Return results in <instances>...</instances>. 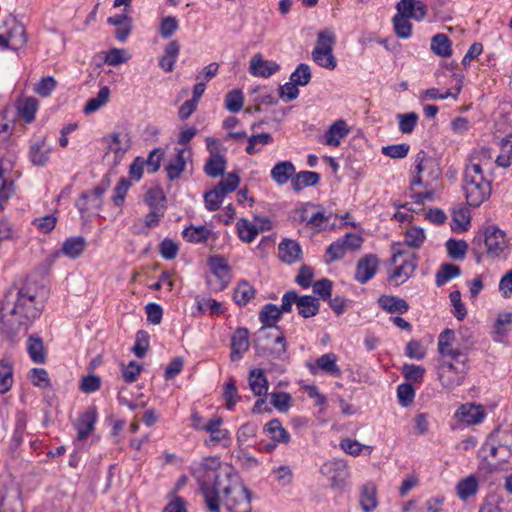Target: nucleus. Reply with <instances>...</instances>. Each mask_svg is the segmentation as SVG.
Returning a JSON list of instances; mask_svg holds the SVG:
<instances>
[{"instance_id": "864d4df0", "label": "nucleus", "mask_w": 512, "mask_h": 512, "mask_svg": "<svg viewBox=\"0 0 512 512\" xmlns=\"http://www.w3.org/2000/svg\"><path fill=\"white\" fill-rule=\"evenodd\" d=\"M401 371L410 383H421L426 372L424 367L414 364H404Z\"/></svg>"}, {"instance_id": "0e129e2a", "label": "nucleus", "mask_w": 512, "mask_h": 512, "mask_svg": "<svg viewBox=\"0 0 512 512\" xmlns=\"http://www.w3.org/2000/svg\"><path fill=\"white\" fill-rule=\"evenodd\" d=\"M239 183L240 178L236 173H228L215 187L226 197V195L237 189Z\"/></svg>"}, {"instance_id": "c03bdc74", "label": "nucleus", "mask_w": 512, "mask_h": 512, "mask_svg": "<svg viewBox=\"0 0 512 512\" xmlns=\"http://www.w3.org/2000/svg\"><path fill=\"white\" fill-rule=\"evenodd\" d=\"M470 225V216L466 208L460 207L452 211V225L453 231L463 232L468 229Z\"/></svg>"}, {"instance_id": "69168bd1", "label": "nucleus", "mask_w": 512, "mask_h": 512, "mask_svg": "<svg viewBox=\"0 0 512 512\" xmlns=\"http://www.w3.org/2000/svg\"><path fill=\"white\" fill-rule=\"evenodd\" d=\"M148 348L149 335L146 331L139 330L136 334V341L134 346L132 347V351L137 357L143 358L146 355Z\"/></svg>"}, {"instance_id": "aec40b11", "label": "nucleus", "mask_w": 512, "mask_h": 512, "mask_svg": "<svg viewBox=\"0 0 512 512\" xmlns=\"http://www.w3.org/2000/svg\"><path fill=\"white\" fill-rule=\"evenodd\" d=\"M493 157L489 148H481L475 152L471 159L470 164L466 166L465 170H479V173L484 174V171H490L492 173Z\"/></svg>"}, {"instance_id": "4be33fe9", "label": "nucleus", "mask_w": 512, "mask_h": 512, "mask_svg": "<svg viewBox=\"0 0 512 512\" xmlns=\"http://www.w3.org/2000/svg\"><path fill=\"white\" fill-rule=\"evenodd\" d=\"M348 133L349 128L346 122L344 120H337L325 133L323 143L328 146L337 147Z\"/></svg>"}, {"instance_id": "ea45409f", "label": "nucleus", "mask_w": 512, "mask_h": 512, "mask_svg": "<svg viewBox=\"0 0 512 512\" xmlns=\"http://www.w3.org/2000/svg\"><path fill=\"white\" fill-rule=\"evenodd\" d=\"M13 384V364L4 358L0 360V393L8 392Z\"/></svg>"}, {"instance_id": "7ed1b4c3", "label": "nucleus", "mask_w": 512, "mask_h": 512, "mask_svg": "<svg viewBox=\"0 0 512 512\" xmlns=\"http://www.w3.org/2000/svg\"><path fill=\"white\" fill-rule=\"evenodd\" d=\"M454 340L455 333L451 329H445L438 338V379L442 387L448 391L461 386L470 369L467 352L454 348Z\"/></svg>"}, {"instance_id": "e433bc0d", "label": "nucleus", "mask_w": 512, "mask_h": 512, "mask_svg": "<svg viewBox=\"0 0 512 512\" xmlns=\"http://www.w3.org/2000/svg\"><path fill=\"white\" fill-rule=\"evenodd\" d=\"M50 151V146L46 143L45 139H42L31 145L29 152L30 159L35 165L44 166L49 159Z\"/></svg>"}, {"instance_id": "473e14b6", "label": "nucleus", "mask_w": 512, "mask_h": 512, "mask_svg": "<svg viewBox=\"0 0 512 512\" xmlns=\"http://www.w3.org/2000/svg\"><path fill=\"white\" fill-rule=\"evenodd\" d=\"M264 432L275 442L287 444L290 435L278 419H272L264 426Z\"/></svg>"}, {"instance_id": "9b49d317", "label": "nucleus", "mask_w": 512, "mask_h": 512, "mask_svg": "<svg viewBox=\"0 0 512 512\" xmlns=\"http://www.w3.org/2000/svg\"><path fill=\"white\" fill-rule=\"evenodd\" d=\"M211 275L207 277V284L213 291L224 290L231 281V273L228 263L221 256H213L208 259Z\"/></svg>"}, {"instance_id": "bb28decb", "label": "nucleus", "mask_w": 512, "mask_h": 512, "mask_svg": "<svg viewBox=\"0 0 512 512\" xmlns=\"http://www.w3.org/2000/svg\"><path fill=\"white\" fill-rule=\"evenodd\" d=\"M86 245L87 242L83 236L70 237L63 242L61 252L71 259H76L82 255Z\"/></svg>"}, {"instance_id": "0eeeda50", "label": "nucleus", "mask_w": 512, "mask_h": 512, "mask_svg": "<svg viewBox=\"0 0 512 512\" xmlns=\"http://www.w3.org/2000/svg\"><path fill=\"white\" fill-rule=\"evenodd\" d=\"M474 241L484 242L485 254L490 259H506L510 253L509 240L505 232L497 226L487 227L483 236Z\"/></svg>"}, {"instance_id": "3c124183", "label": "nucleus", "mask_w": 512, "mask_h": 512, "mask_svg": "<svg viewBox=\"0 0 512 512\" xmlns=\"http://www.w3.org/2000/svg\"><path fill=\"white\" fill-rule=\"evenodd\" d=\"M38 109V100L33 97L24 99L18 105L19 114L25 119L26 122L30 123L35 118V113Z\"/></svg>"}, {"instance_id": "f3484780", "label": "nucleus", "mask_w": 512, "mask_h": 512, "mask_svg": "<svg viewBox=\"0 0 512 512\" xmlns=\"http://www.w3.org/2000/svg\"><path fill=\"white\" fill-rule=\"evenodd\" d=\"M279 69L276 62L264 59L260 53L253 55L249 62V73L255 77L268 78Z\"/></svg>"}, {"instance_id": "2eb2a0df", "label": "nucleus", "mask_w": 512, "mask_h": 512, "mask_svg": "<svg viewBox=\"0 0 512 512\" xmlns=\"http://www.w3.org/2000/svg\"><path fill=\"white\" fill-rule=\"evenodd\" d=\"M379 267V259L374 254H367L361 257L355 269V280L360 284H365L371 280Z\"/></svg>"}, {"instance_id": "6ab92c4d", "label": "nucleus", "mask_w": 512, "mask_h": 512, "mask_svg": "<svg viewBox=\"0 0 512 512\" xmlns=\"http://www.w3.org/2000/svg\"><path fill=\"white\" fill-rule=\"evenodd\" d=\"M8 39V47L11 50L17 51L27 44V34L25 27L15 19L11 20L8 31L5 33Z\"/></svg>"}, {"instance_id": "423d86ee", "label": "nucleus", "mask_w": 512, "mask_h": 512, "mask_svg": "<svg viewBox=\"0 0 512 512\" xmlns=\"http://www.w3.org/2000/svg\"><path fill=\"white\" fill-rule=\"evenodd\" d=\"M464 192L467 203L472 207H479L491 195V180L487 179L479 170H465Z\"/></svg>"}, {"instance_id": "680f3d73", "label": "nucleus", "mask_w": 512, "mask_h": 512, "mask_svg": "<svg viewBox=\"0 0 512 512\" xmlns=\"http://www.w3.org/2000/svg\"><path fill=\"white\" fill-rule=\"evenodd\" d=\"M340 447L348 454L352 456H359L363 450H366L370 454L373 450L372 446H366L359 443L356 440L343 439L340 443Z\"/></svg>"}, {"instance_id": "6e6d98bb", "label": "nucleus", "mask_w": 512, "mask_h": 512, "mask_svg": "<svg viewBox=\"0 0 512 512\" xmlns=\"http://www.w3.org/2000/svg\"><path fill=\"white\" fill-rule=\"evenodd\" d=\"M446 249L453 259H464L468 245L464 240L450 239L446 242Z\"/></svg>"}, {"instance_id": "ddd939ff", "label": "nucleus", "mask_w": 512, "mask_h": 512, "mask_svg": "<svg viewBox=\"0 0 512 512\" xmlns=\"http://www.w3.org/2000/svg\"><path fill=\"white\" fill-rule=\"evenodd\" d=\"M223 419L220 416L212 417L206 423L205 432L209 433L210 436L204 441V444L208 447L222 443L224 446H229L231 442V435L227 429L221 428Z\"/></svg>"}, {"instance_id": "37998d69", "label": "nucleus", "mask_w": 512, "mask_h": 512, "mask_svg": "<svg viewBox=\"0 0 512 512\" xmlns=\"http://www.w3.org/2000/svg\"><path fill=\"white\" fill-rule=\"evenodd\" d=\"M461 274V269L459 266L451 264V263H444L440 266L438 272L436 273V284L438 286H442L451 279H454Z\"/></svg>"}, {"instance_id": "58836bf2", "label": "nucleus", "mask_w": 512, "mask_h": 512, "mask_svg": "<svg viewBox=\"0 0 512 512\" xmlns=\"http://www.w3.org/2000/svg\"><path fill=\"white\" fill-rule=\"evenodd\" d=\"M188 153L185 149L177 150L176 156L166 166L167 177L170 180H175L180 177L181 173L186 167L185 154Z\"/></svg>"}, {"instance_id": "c756f323", "label": "nucleus", "mask_w": 512, "mask_h": 512, "mask_svg": "<svg viewBox=\"0 0 512 512\" xmlns=\"http://www.w3.org/2000/svg\"><path fill=\"white\" fill-rule=\"evenodd\" d=\"M379 306L388 313L403 314L408 311V303L399 297L383 295L378 299Z\"/></svg>"}, {"instance_id": "4c0bfd02", "label": "nucleus", "mask_w": 512, "mask_h": 512, "mask_svg": "<svg viewBox=\"0 0 512 512\" xmlns=\"http://www.w3.org/2000/svg\"><path fill=\"white\" fill-rule=\"evenodd\" d=\"M211 230L204 225L189 226L184 229L183 237L191 243L201 244L205 243L211 235Z\"/></svg>"}, {"instance_id": "4468645a", "label": "nucleus", "mask_w": 512, "mask_h": 512, "mask_svg": "<svg viewBox=\"0 0 512 512\" xmlns=\"http://www.w3.org/2000/svg\"><path fill=\"white\" fill-rule=\"evenodd\" d=\"M257 222H260V225L257 226L251 223L249 220L245 218H240L236 224L237 232L239 238L246 243H251L260 231L269 230L271 228L270 221L268 219H260L259 217H255Z\"/></svg>"}, {"instance_id": "a18cd8bd", "label": "nucleus", "mask_w": 512, "mask_h": 512, "mask_svg": "<svg viewBox=\"0 0 512 512\" xmlns=\"http://www.w3.org/2000/svg\"><path fill=\"white\" fill-rule=\"evenodd\" d=\"M281 316V310L273 304L265 305L259 313V319L264 325L262 328L276 327L275 323Z\"/></svg>"}, {"instance_id": "8fccbe9b", "label": "nucleus", "mask_w": 512, "mask_h": 512, "mask_svg": "<svg viewBox=\"0 0 512 512\" xmlns=\"http://www.w3.org/2000/svg\"><path fill=\"white\" fill-rule=\"evenodd\" d=\"M512 159V136L502 139L501 152L496 157V164L500 167L507 168L511 165Z\"/></svg>"}, {"instance_id": "20e7f679", "label": "nucleus", "mask_w": 512, "mask_h": 512, "mask_svg": "<svg viewBox=\"0 0 512 512\" xmlns=\"http://www.w3.org/2000/svg\"><path fill=\"white\" fill-rule=\"evenodd\" d=\"M13 126L4 118L0 119V211L4 209V204L14 194V181L12 170L14 167V151L10 137Z\"/></svg>"}, {"instance_id": "cd10ccee", "label": "nucleus", "mask_w": 512, "mask_h": 512, "mask_svg": "<svg viewBox=\"0 0 512 512\" xmlns=\"http://www.w3.org/2000/svg\"><path fill=\"white\" fill-rule=\"evenodd\" d=\"M359 503L365 512H372L376 509L378 506L377 489L373 483H367L361 487Z\"/></svg>"}, {"instance_id": "052dcab7", "label": "nucleus", "mask_w": 512, "mask_h": 512, "mask_svg": "<svg viewBox=\"0 0 512 512\" xmlns=\"http://www.w3.org/2000/svg\"><path fill=\"white\" fill-rule=\"evenodd\" d=\"M224 195L216 187L204 194L205 207L208 211H216L220 208Z\"/></svg>"}, {"instance_id": "de8ad7c7", "label": "nucleus", "mask_w": 512, "mask_h": 512, "mask_svg": "<svg viewBox=\"0 0 512 512\" xmlns=\"http://www.w3.org/2000/svg\"><path fill=\"white\" fill-rule=\"evenodd\" d=\"M437 190V183L425 182L424 191H414L411 193V197L414 199L415 203L424 204L425 202H431L435 199Z\"/></svg>"}, {"instance_id": "c9c22d12", "label": "nucleus", "mask_w": 512, "mask_h": 512, "mask_svg": "<svg viewBox=\"0 0 512 512\" xmlns=\"http://www.w3.org/2000/svg\"><path fill=\"white\" fill-rule=\"evenodd\" d=\"M249 385L256 396H265L268 391V381L262 369H254L249 375Z\"/></svg>"}, {"instance_id": "5fc2aeb1", "label": "nucleus", "mask_w": 512, "mask_h": 512, "mask_svg": "<svg viewBox=\"0 0 512 512\" xmlns=\"http://www.w3.org/2000/svg\"><path fill=\"white\" fill-rule=\"evenodd\" d=\"M255 290L247 282H240L234 292V300L239 305H246L254 296Z\"/></svg>"}, {"instance_id": "f8f14e48", "label": "nucleus", "mask_w": 512, "mask_h": 512, "mask_svg": "<svg viewBox=\"0 0 512 512\" xmlns=\"http://www.w3.org/2000/svg\"><path fill=\"white\" fill-rule=\"evenodd\" d=\"M107 144L104 158L110 163L111 167H117L131 147L130 139L127 134L112 133L107 138Z\"/></svg>"}, {"instance_id": "7c9ffc66", "label": "nucleus", "mask_w": 512, "mask_h": 512, "mask_svg": "<svg viewBox=\"0 0 512 512\" xmlns=\"http://www.w3.org/2000/svg\"><path fill=\"white\" fill-rule=\"evenodd\" d=\"M179 51L180 45L177 40L169 42L164 48V55L159 60V66L166 72L173 71Z\"/></svg>"}, {"instance_id": "39448f33", "label": "nucleus", "mask_w": 512, "mask_h": 512, "mask_svg": "<svg viewBox=\"0 0 512 512\" xmlns=\"http://www.w3.org/2000/svg\"><path fill=\"white\" fill-rule=\"evenodd\" d=\"M332 216V211L311 202L299 204L290 213V219L293 223H305L309 230L316 233L324 231L329 227Z\"/></svg>"}, {"instance_id": "a19ab883", "label": "nucleus", "mask_w": 512, "mask_h": 512, "mask_svg": "<svg viewBox=\"0 0 512 512\" xmlns=\"http://www.w3.org/2000/svg\"><path fill=\"white\" fill-rule=\"evenodd\" d=\"M110 89L107 86L100 88L97 95L89 99L84 107V113L91 114L106 105L109 101Z\"/></svg>"}, {"instance_id": "b1692460", "label": "nucleus", "mask_w": 512, "mask_h": 512, "mask_svg": "<svg viewBox=\"0 0 512 512\" xmlns=\"http://www.w3.org/2000/svg\"><path fill=\"white\" fill-rule=\"evenodd\" d=\"M249 348L248 331L244 328H239L235 331L231 339V359L237 361L242 357V354Z\"/></svg>"}, {"instance_id": "c85d7f7f", "label": "nucleus", "mask_w": 512, "mask_h": 512, "mask_svg": "<svg viewBox=\"0 0 512 512\" xmlns=\"http://www.w3.org/2000/svg\"><path fill=\"white\" fill-rule=\"evenodd\" d=\"M320 180V175L314 171H301L294 174L291 186L294 191H301L305 187L315 186Z\"/></svg>"}, {"instance_id": "dca6fc26", "label": "nucleus", "mask_w": 512, "mask_h": 512, "mask_svg": "<svg viewBox=\"0 0 512 512\" xmlns=\"http://www.w3.org/2000/svg\"><path fill=\"white\" fill-rule=\"evenodd\" d=\"M485 415L484 407L475 403L462 404L455 412V418L466 425L481 423Z\"/></svg>"}, {"instance_id": "f704fd0d", "label": "nucleus", "mask_w": 512, "mask_h": 512, "mask_svg": "<svg viewBox=\"0 0 512 512\" xmlns=\"http://www.w3.org/2000/svg\"><path fill=\"white\" fill-rule=\"evenodd\" d=\"M319 301L317 298L309 295L299 296L297 310L303 318H310L319 312Z\"/></svg>"}, {"instance_id": "a211bd4d", "label": "nucleus", "mask_w": 512, "mask_h": 512, "mask_svg": "<svg viewBox=\"0 0 512 512\" xmlns=\"http://www.w3.org/2000/svg\"><path fill=\"white\" fill-rule=\"evenodd\" d=\"M397 13L416 21H421L427 14V6L420 0H400L396 5Z\"/></svg>"}, {"instance_id": "774afa93", "label": "nucleus", "mask_w": 512, "mask_h": 512, "mask_svg": "<svg viewBox=\"0 0 512 512\" xmlns=\"http://www.w3.org/2000/svg\"><path fill=\"white\" fill-rule=\"evenodd\" d=\"M345 244L339 239L333 242L326 250V263L342 259L346 254Z\"/></svg>"}, {"instance_id": "13d9d810", "label": "nucleus", "mask_w": 512, "mask_h": 512, "mask_svg": "<svg viewBox=\"0 0 512 512\" xmlns=\"http://www.w3.org/2000/svg\"><path fill=\"white\" fill-rule=\"evenodd\" d=\"M311 77L310 67L305 63H301L290 75V81L299 86H306L310 82Z\"/></svg>"}, {"instance_id": "9d476101", "label": "nucleus", "mask_w": 512, "mask_h": 512, "mask_svg": "<svg viewBox=\"0 0 512 512\" xmlns=\"http://www.w3.org/2000/svg\"><path fill=\"white\" fill-rule=\"evenodd\" d=\"M403 258L401 264L388 275V280L395 282L396 285L407 281L414 273L417 267V256L415 253H406L401 249L400 244L393 246L392 264H397L398 259Z\"/></svg>"}, {"instance_id": "f257e3e1", "label": "nucleus", "mask_w": 512, "mask_h": 512, "mask_svg": "<svg viewBox=\"0 0 512 512\" xmlns=\"http://www.w3.org/2000/svg\"><path fill=\"white\" fill-rule=\"evenodd\" d=\"M207 509L220 512V495L230 512H251V492L243 484L240 476L220 457L207 456L191 468Z\"/></svg>"}, {"instance_id": "338daca9", "label": "nucleus", "mask_w": 512, "mask_h": 512, "mask_svg": "<svg viewBox=\"0 0 512 512\" xmlns=\"http://www.w3.org/2000/svg\"><path fill=\"white\" fill-rule=\"evenodd\" d=\"M165 200V196L163 192L159 189H150L144 197L145 203L150 207V209H164L165 206L163 204Z\"/></svg>"}, {"instance_id": "09e8293b", "label": "nucleus", "mask_w": 512, "mask_h": 512, "mask_svg": "<svg viewBox=\"0 0 512 512\" xmlns=\"http://www.w3.org/2000/svg\"><path fill=\"white\" fill-rule=\"evenodd\" d=\"M426 239L422 228L413 226L405 232V244L411 248L419 249Z\"/></svg>"}, {"instance_id": "5701e85b", "label": "nucleus", "mask_w": 512, "mask_h": 512, "mask_svg": "<svg viewBox=\"0 0 512 512\" xmlns=\"http://www.w3.org/2000/svg\"><path fill=\"white\" fill-rule=\"evenodd\" d=\"M278 251L279 258L285 263L291 264L301 259V247L294 240H283L278 246Z\"/></svg>"}, {"instance_id": "bf43d9fd", "label": "nucleus", "mask_w": 512, "mask_h": 512, "mask_svg": "<svg viewBox=\"0 0 512 512\" xmlns=\"http://www.w3.org/2000/svg\"><path fill=\"white\" fill-rule=\"evenodd\" d=\"M397 118L399 120V130L403 134L412 133L419 119L418 115L415 112L398 114Z\"/></svg>"}, {"instance_id": "1a4fd4ad", "label": "nucleus", "mask_w": 512, "mask_h": 512, "mask_svg": "<svg viewBox=\"0 0 512 512\" xmlns=\"http://www.w3.org/2000/svg\"><path fill=\"white\" fill-rule=\"evenodd\" d=\"M336 37L333 31L323 30L318 33L316 46L312 51V59L319 66L334 70L337 66V60L333 55V46Z\"/></svg>"}, {"instance_id": "72a5a7b5", "label": "nucleus", "mask_w": 512, "mask_h": 512, "mask_svg": "<svg viewBox=\"0 0 512 512\" xmlns=\"http://www.w3.org/2000/svg\"><path fill=\"white\" fill-rule=\"evenodd\" d=\"M226 165L227 160L224 155H210L204 165V172L209 177L217 178L224 174Z\"/></svg>"}, {"instance_id": "412c9836", "label": "nucleus", "mask_w": 512, "mask_h": 512, "mask_svg": "<svg viewBox=\"0 0 512 512\" xmlns=\"http://www.w3.org/2000/svg\"><path fill=\"white\" fill-rule=\"evenodd\" d=\"M336 361L337 357L335 354L327 353L319 357L315 364H308V367L313 374H317L318 369H320L331 375L339 376L341 369L336 364Z\"/></svg>"}, {"instance_id": "49530a36", "label": "nucleus", "mask_w": 512, "mask_h": 512, "mask_svg": "<svg viewBox=\"0 0 512 512\" xmlns=\"http://www.w3.org/2000/svg\"><path fill=\"white\" fill-rule=\"evenodd\" d=\"M431 49L441 57H449L452 54L451 42L445 34H436L432 38Z\"/></svg>"}, {"instance_id": "f03ea898", "label": "nucleus", "mask_w": 512, "mask_h": 512, "mask_svg": "<svg viewBox=\"0 0 512 512\" xmlns=\"http://www.w3.org/2000/svg\"><path fill=\"white\" fill-rule=\"evenodd\" d=\"M44 308V300L35 285L11 286L4 295L3 309L9 313L2 316V322L12 333L21 327H28L37 319Z\"/></svg>"}, {"instance_id": "393cba45", "label": "nucleus", "mask_w": 512, "mask_h": 512, "mask_svg": "<svg viewBox=\"0 0 512 512\" xmlns=\"http://www.w3.org/2000/svg\"><path fill=\"white\" fill-rule=\"evenodd\" d=\"M96 423V412L88 410L81 414L75 424L77 430V439L83 441L94 430Z\"/></svg>"}, {"instance_id": "a878e982", "label": "nucleus", "mask_w": 512, "mask_h": 512, "mask_svg": "<svg viewBox=\"0 0 512 512\" xmlns=\"http://www.w3.org/2000/svg\"><path fill=\"white\" fill-rule=\"evenodd\" d=\"M295 171V166L291 161L278 162L271 170V178L278 185H285L292 180Z\"/></svg>"}, {"instance_id": "e2e57ef3", "label": "nucleus", "mask_w": 512, "mask_h": 512, "mask_svg": "<svg viewBox=\"0 0 512 512\" xmlns=\"http://www.w3.org/2000/svg\"><path fill=\"white\" fill-rule=\"evenodd\" d=\"M272 141V136L269 133H261L257 135H252L248 138V145L246 147V153L249 155H254L260 149L257 148V145H267Z\"/></svg>"}, {"instance_id": "79ce46f5", "label": "nucleus", "mask_w": 512, "mask_h": 512, "mask_svg": "<svg viewBox=\"0 0 512 512\" xmlns=\"http://www.w3.org/2000/svg\"><path fill=\"white\" fill-rule=\"evenodd\" d=\"M27 350L30 358L35 363H44L46 355L44 352V345L40 337L30 336L28 339Z\"/></svg>"}, {"instance_id": "2f4dec72", "label": "nucleus", "mask_w": 512, "mask_h": 512, "mask_svg": "<svg viewBox=\"0 0 512 512\" xmlns=\"http://www.w3.org/2000/svg\"><path fill=\"white\" fill-rule=\"evenodd\" d=\"M478 489L479 483L474 475L461 479L456 485L457 495L462 501H466L468 498L476 495Z\"/></svg>"}, {"instance_id": "603ef678", "label": "nucleus", "mask_w": 512, "mask_h": 512, "mask_svg": "<svg viewBox=\"0 0 512 512\" xmlns=\"http://www.w3.org/2000/svg\"><path fill=\"white\" fill-rule=\"evenodd\" d=\"M392 22L394 26V31L398 37L407 39L411 36L412 24L410 23L408 18L397 13L393 17Z\"/></svg>"}, {"instance_id": "4d7b16f0", "label": "nucleus", "mask_w": 512, "mask_h": 512, "mask_svg": "<svg viewBox=\"0 0 512 512\" xmlns=\"http://www.w3.org/2000/svg\"><path fill=\"white\" fill-rule=\"evenodd\" d=\"M244 96L241 90L230 91L225 98V107L232 113L239 112L243 107Z\"/></svg>"}, {"instance_id": "6e6552de", "label": "nucleus", "mask_w": 512, "mask_h": 512, "mask_svg": "<svg viewBox=\"0 0 512 512\" xmlns=\"http://www.w3.org/2000/svg\"><path fill=\"white\" fill-rule=\"evenodd\" d=\"M256 347L261 354L280 358L287 350L284 333L279 327L261 328L257 334Z\"/></svg>"}]
</instances>
